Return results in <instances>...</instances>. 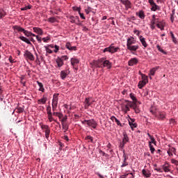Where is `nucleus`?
<instances>
[{"mask_svg":"<svg viewBox=\"0 0 178 178\" xmlns=\"http://www.w3.org/2000/svg\"><path fill=\"white\" fill-rule=\"evenodd\" d=\"M134 34H136L137 35H140V31L138 30H134Z\"/></svg>","mask_w":178,"mask_h":178,"instance_id":"obj_64","label":"nucleus"},{"mask_svg":"<svg viewBox=\"0 0 178 178\" xmlns=\"http://www.w3.org/2000/svg\"><path fill=\"white\" fill-rule=\"evenodd\" d=\"M156 117L157 118H159V120H163V118H165L166 117V113H165V111H161L157 113Z\"/></svg>","mask_w":178,"mask_h":178,"instance_id":"obj_19","label":"nucleus"},{"mask_svg":"<svg viewBox=\"0 0 178 178\" xmlns=\"http://www.w3.org/2000/svg\"><path fill=\"white\" fill-rule=\"evenodd\" d=\"M40 126L42 128V129L44 130L45 131H47L50 128L49 125H46L45 124L40 123Z\"/></svg>","mask_w":178,"mask_h":178,"instance_id":"obj_32","label":"nucleus"},{"mask_svg":"<svg viewBox=\"0 0 178 178\" xmlns=\"http://www.w3.org/2000/svg\"><path fill=\"white\" fill-rule=\"evenodd\" d=\"M54 47H55L54 52H55L56 54H57V52H58V50H59V46L55 45Z\"/></svg>","mask_w":178,"mask_h":178,"instance_id":"obj_63","label":"nucleus"},{"mask_svg":"<svg viewBox=\"0 0 178 178\" xmlns=\"http://www.w3.org/2000/svg\"><path fill=\"white\" fill-rule=\"evenodd\" d=\"M42 40L44 42H48V40H51L50 36H47V38H43Z\"/></svg>","mask_w":178,"mask_h":178,"instance_id":"obj_54","label":"nucleus"},{"mask_svg":"<svg viewBox=\"0 0 178 178\" xmlns=\"http://www.w3.org/2000/svg\"><path fill=\"white\" fill-rule=\"evenodd\" d=\"M142 174L145 177V178H150L151 177V172L149 171V170H142Z\"/></svg>","mask_w":178,"mask_h":178,"instance_id":"obj_15","label":"nucleus"},{"mask_svg":"<svg viewBox=\"0 0 178 178\" xmlns=\"http://www.w3.org/2000/svg\"><path fill=\"white\" fill-rule=\"evenodd\" d=\"M85 140H88L91 143H93V137H91V136H86Z\"/></svg>","mask_w":178,"mask_h":178,"instance_id":"obj_50","label":"nucleus"},{"mask_svg":"<svg viewBox=\"0 0 178 178\" xmlns=\"http://www.w3.org/2000/svg\"><path fill=\"white\" fill-rule=\"evenodd\" d=\"M47 113L48 116L52 113H51V106H47Z\"/></svg>","mask_w":178,"mask_h":178,"instance_id":"obj_44","label":"nucleus"},{"mask_svg":"<svg viewBox=\"0 0 178 178\" xmlns=\"http://www.w3.org/2000/svg\"><path fill=\"white\" fill-rule=\"evenodd\" d=\"M129 124L130 125L131 130H134V128H137L138 127L137 123L135 122L134 118H130L129 120Z\"/></svg>","mask_w":178,"mask_h":178,"instance_id":"obj_7","label":"nucleus"},{"mask_svg":"<svg viewBox=\"0 0 178 178\" xmlns=\"http://www.w3.org/2000/svg\"><path fill=\"white\" fill-rule=\"evenodd\" d=\"M155 24H156V15H152V19L150 22V28L152 29V30H154L156 28Z\"/></svg>","mask_w":178,"mask_h":178,"instance_id":"obj_16","label":"nucleus"},{"mask_svg":"<svg viewBox=\"0 0 178 178\" xmlns=\"http://www.w3.org/2000/svg\"><path fill=\"white\" fill-rule=\"evenodd\" d=\"M139 74H140V76H142V79L143 80L145 84L146 85L149 81L148 77L147 76V75L144 74H141L140 72H139Z\"/></svg>","mask_w":178,"mask_h":178,"instance_id":"obj_29","label":"nucleus"},{"mask_svg":"<svg viewBox=\"0 0 178 178\" xmlns=\"http://www.w3.org/2000/svg\"><path fill=\"white\" fill-rule=\"evenodd\" d=\"M63 129H64V132L67 131L69 129V126L66 123H62Z\"/></svg>","mask_w":178,"mask_h":178,"instance_id":"obj_42","label":"nucleus"},{"mask_svg":"<svg viewBox=\"0 0 178 178\" xmlns=\"http://www.w3.org/2000/svg\"><path fill=\"white\" fill-rule=\"evenodd\" d=\"M147 136L150 138V140L149 141V143H150V144H154L156 145V140L154 139L153 136H152L151 134L147 133Z\"/></svg>","mask_w":178,"mask_h":178,"instance_id":"obj_21","label":"nucleus"},{"mask_svg":"<svg viewBox=\"0 0 178 178\" xmlns=\"http://www.w3.org/2000/svg\"><path fill=\"white\" fill-rule=\"evenodd\" d=\"M130 107L132 108L135 111V113H140V108H139L138 106H137V103H135L134 104H130Z\"/></svg>","mask_w":178,"mask_h":178,"instance_id":"obj_20","label":"nucleus"},{"mask_svg":"<svg viewBox=\"0 0 178 178\" xmlns=\"http://www.w3.org/2000/svg\"><path fill=\"white\" fill-rule=\"evenodd\" d=\"M103 67H106L107 69H111L112 63H111L109 60L104 59Z\"/></svg>","mask_w":178,"mask_h":178,"instance_id":"obj_10","label":"nucleus"},{"mask_svg":"<svg viewBox=\"0 0 178 178\" xmlns=\"http://www.w3.org/2000/svg\"><path fill=\"white\" fill-rule=\"evenodd\" d=\"M130 97L131 98V100H133V104H131V105H135V104L138 102L136 97H135L133 93H131Z\"/></svg>","mask_w":178,"mask_h":178,"instance_id":"obj_34","label":"nucleus"},{"mask_svg":"<svg viewBox=\"0 0 178 178\" xmlns=\"http://www.w3.org/2000/svg\"><path fill=\"white\" fill-rule=\"evenodd\" d=\"M46 51L47 54H53V51L51 49H50V48L46 47Z\"/></svg>","mask_w":178,"mask_h":178,"instance_id":"obj_59","label":"nucleus"},{"mask_svg":"<svg viewBox=\"0 0 178 178\" xmlns=\"http://www.w3.org/2000/svg\"><path fill=\"white\" fill-rule=\"evenodd\" d=\"M50 132H51L50 128L47 131H44L45 137L47 138V139H49V138L50 136Z\"/></svg>","mask_w":178,"mask_h":178,"instance_id":"obj_43","label":"nucleus"},{"mask_svg":"<svg viewBox=\"0 0 178 178\" xmlns=\"http://www.w3.org/2000/svg\"><path fill=\"white\" fill-rule=\"evenodd\" d=\"M149 112H150L152 115H155L156 117H157L158 113H156V108H150Z\"/></svg>","mask_w":178,"mask_h":178,"instance_id":"obj_40","label":"nucleus"},{"mask_svg":"<svg viewBox=\"0 0 178 178\" xmlns=\"http://www.w3.org/2000/svg\"><path fill=\"white\" fill-rule=\"evenodd\" d=\"M122 4L125 6V8L127 9L131 8V2L129 1H122Z\"/></svg>","mask_w":178,"mask_h":178,"instance_id":"obj_28","label":"nucleus"},{"mask_svg":"<svg viewBox=\"0 0 178 178\" xmlns=\"http://www.w3.org/2000/svg\"><path fill=\"white\" fill-rule=\"evenodd\" d=\"M162 168L164 172H170V171L169 166H165V165H162Z\"/></svg>","mask_w":178,"mask_h":178,"instance_id":"obj_46","label":"nucleus"},{"mask_svg":"<svg viewBox=\"0 0 178 178\" xmlns=\"http://www.w3.org/2000/svg\"><path fill=\"white\" fill-rule=\"evenodd\" d=\"M170 124H172V125H175V124H177V121L175 120H173V118H171V119L170 120Z\"/></svg>","mask_w":178,"mask_h":178,"instance_id":"obj_53","label":"nucleus"},{"mask_svg":"<svg viewBox=\"0 0 178 178\" xmlns=\"http://www.w3.org/2000/svg\"><path fill=\"white\" fill-rule=\"evenodd\" d=\"M47 100V98L43 97V98L40 99V100H38V103L39 104H45Z\"/></svg>","mask_w":178,"mask_h":178,"instance_id":"obj_47","label":"nucleus"},{"mask_svg":"<svg viewBox=\"0 0 178 178\" xmlns=\"http://www.w3.org/2000/svg\"><path fill=\"white\" fill-rule=\"evenodd\" d=\"M129 157L127 156L126 153L123 152V163L121 165V168L126 167L129 165V163L127 162Z\"/></svg>","mask_w":178,"mask_h":178,"instance_id":"obj_6","label":"nucleus"},{"mask_svg":"<svg viewBox=\"0 0 178 178\" xmlns=\"http://www.w3.org/2000/svg\"><path fill=\"white\" fill-rule=\"evenodd\" d=\"M149 147L150 149V152L152 154H154V152L156 151V149L154 147V145H152V144H151V142H149Z\"/></svg>","mask_w":178,"mask_h":178,"instance_id":"obj_41","label":"nucleus"},{"mask_svg":"<svg viewBox=\"0 0 178 178\" xmlns=\"http://www.w3.org/2000/svg\"><path fill=\"white\" fill-rule=\"evenodd\" d=\"M79 63V60L78 59H76L75 58H71V65L74 67H76V65Z\"/></svg>","mask_w":178,"mask_h":178,"instance_id":"obj_23","label":"nucleus"},{"mask_svg":"<svg viewBox=\"0 0 178 178\" xmlns=\"http://www.w3.org/2000/svg\"><path fill=\"white\" fill-rule=\"evenodd\" d=\"M24 112V108L19 107L17 108V113H21Z\"/></svg>","mask_w":178,"mask_h":178,"instance_id":"obj_56","label":"nucleus"},{"mask_svg":"<svg viewBox=\"0 0 178 178\" xmlns=\"http://www.w3.org/2000/svg\"><path fill=\"white\" fill-rule=\"evenodd\" d=\"M65 47L69 50H76V46H72L70 42H67Z\"/></svg>","mask_w":178,"mask_h":178,"instance_id":"obj_27","label":"nucleus"},{"mask_svg":"<svg viewBox=\"0 0 178 178\" xmlns=\"http://www.w3.org/2000/svg\"><path fill=\"white\" fill-rule=\"evenodd\" d=\"M24 57H25L26 59L30 60L31 61H34L35 60L34 55L29 50L25 51V52L24 53Z\"/></svg>","mask_w":178,"mask_h":178,"instance_id":"obj_3","label":"nucleus"},{"mask_svg":"<svg viewBox=\"0 0 178 178\" xmlns=\"http://www.w3.org/2000/svg\"><path fill=\"white\" fill-rule=\"evenodd\" d=\"M136 15L138 16L140 19H145V14L143 10H140L138 12H136Z\"/></svg>","mask_w":178,"mask_h":178,"instance_id":"obj_22","label":"nucleus"},{"mask_svg":"<svg viewBox=\"0 0 178 178\" xmlns=\"http://www.w3.org/2000/svg\"><path fill=\"white\" fill-rule=\"evenodd\" d=\"M156 26L158 28L161 29V31L165 30V24L164 23L156 24Z\"/></svg>","mask_w":178,"mask_h":178,"instance_id":"obj_39","label":"nucleus"},{"mask_svg":"<svg viewBox=\"0 0 178 178\" xmlns=\"http://www.w3.org/2000/svg\"><path fill=\"white\" fill-rule=\"evenodd\" d=\"M56 63L57 64L58 67H60L63 66L64 62H63L62 57H58L56 59Z\"/></svg>","mask_w":178,"mask_h":178,"instance_id":"obj_11","label":"nucleus"},{"mask_svg":"<svg viewBox=\"0 0 178 178\" xmlns=\"http://www.w3.org/2000/svg\"><path fill=\"white\" fill-rule=\"evenodd\" d=\"M85 12L86 15H89V13H91V7H88V9H86Z\"/></svg>","mask_w":178,"mask_h":178,"instance_id":"obj_58","label":"nucleus"},{"mask_svg":"<svg viewBox=\"0 0 178 178\" xmlns=\"http://www.w3.org/2000/svg\"><path fill=\"white\" fill-rule=\"evenodd\" d=\"M37 83H38V86H40L39 90L42 91V92H44V88L43 84L40 81H37Z\"/></svg>","mask_w":178,"mask_h":178,"instance_id":"obj_37","label":"nucleus"},{"mask_svg":"<svg viewBox=\"0 0 178 178\" xmlns=\"http://www.w3.org/2000/svg\"><path fill=\"white\" fill-rule=\"evenodd\" d=\"M58 95L59 94H54L53 96V99H52V104L56 105V106H58Z\"/></svg>","mask_w":178,"mask_h":178,"instance_id":"obj_9","label":"nucleus"},{"mask_svg":"<svg viewBox=\"0 0 178 178\" xmlns=\"http://www.w3.org/2000/svg\"><path fill=\"white\" fill-rule=\"evenodd\" d=\"M122 141H123L124 145L127 144V143L129 141V138L128 137V135L126 132L123 133Z\"/></svg>","mask_w":178,"mask_h":178,"instance_id":"obj_25","label":"nucleus"},{"mask_svg":"<svg viewBox=\"0 0 178 178\" xmlns=\"http://www.w3.org/2000/svg\"><path fill=\"white\" fill-rule=\"evenodd\" d=\"M76 19H77V20H79V17H78V16H72V15H71V16H70V22H71V23H75L76 22Z\"/></svg>","mask_w":178,"mask_h":178,"instance_id":"obj_31","label":"nucleus"},{"mask_svg":"<svg viewBox=\"0 0 178 178\" xmlns=\"http://www.w3.org/2000/svg\"><path fill=\"white\" fill-rule=\"evenodd\" d=\"M136 42V40H135V38H133V36H131L127 40V48L128 50H130V51H137V50L139 48L138 44H135Z\"/></svg>","mask_w":178,"mask_h":178,"instance_id":"obj_1","label":"nucleus"},{"mask_svg":"<svg viewBox=\"0 0 178 178\" xmlns=\"http://www.w3.org/2000/svg\"><path fill=\"white\" fill-rule=\"evenodd\" d=\"M170 34L171 35V38L172 40V42L174 44H177V38L175 37V35L172 31L170 32Z\"/></svg>","mask_w":178,"mask_h":178,"instance_id":"obj_38","label":"nucleus"},{"mask_svg":"<svg viewBox=\"0 0 178 178\" xmlns=\"http://www.w3.org/2000/svg\"><path fill=\"white\" fill-rule=\"evenodd\" d=\"M19 40H22V42H26V44H28L29 45H33L31 41L29 40V38H26L25 36H19Z\"/></svg>","mask_w":178,"mask_h":178,"instance_id":"obj_17","label":"nucleus"},{"mask_svg":"<svg viewBox=\"0 0 178 178\" xmlns=\"http://www.w3.org/2000/svg\"><path fill=\"white\" fill-rule=\"evenodd\" d=\"M68 72L67 70H62L60 72V77L62 79H65L66 77L67 76Z\"/></svg>","mask_w":178,"mask_h":178,"instance_id":"obj_26","label":"nucleus"},{"mask_svg":"<svg viewBox=\"0 0 178 178\" xmlns=\"http://www.w3.org/2000/svg\"><path fill=\"white\" fill-rule=\"evenodd\" d=\"M124 108H125V110H124V113H127L128 112H129L130 108H129V106H128V104H126L125 106H124Z\"/></svg>","mask_w":178,"mask_h":178,"instance_id":"obj_52","label":"nucleus"},{"mask_svg":"<svg viewBox=\"0 0 178 178\" xmlns=\"http://www.w3.org/2000/svg\"><path fill=\"white\" fill-rule=\"evenodd\" d=\"M55 21H56V19L54 17H50V18L48 19V22L51 23H54Z\"/></svg>","mask_w":178,"mask_h":178,"instance_id":"obj_49","label":"nucleus"},{"mask_svg":"<svg viewBox=\"0 0 178 178\" xmlns=\"http://www.w3.org/2000/svg\"><path fill=\"white\" fill-rule=\"evenodd\" d=\"M154 169L157 172H163V170H161V168H157V164H154Z\"/></svg>","mask_w":178,"mask_h":178,"instance_id":"obj_48","label":"nucleus"},{"mask_svg":"<svg viewBox=\"0 0 178 178\" xmlns=\"http://www.w3.org/2000/svg\"><path fill=\"white\" fill-rule=\"evenodd\" d=\"M171 163L175 164V165H178L177 160H175L174 159H171Z\"/></svg>","mask_w":178,"mask_h":178,"instance_id":"obj_57","label":"nucleus"},{"mask_svg":"<svg viewBox=\"0 0 178 178\" xmlns=\"http://www.w3.org/2000/svg\"><path fill=\"white\" fill-rule=\"evenodd\" d=\"M93 103L90 98L85 99V108H88Z\"/></svg>","mask_w":178,"mask_h":178,"instance_id":"obj_18","label":"nucleus"},{"mask_svg":"<svg viewBox=\"0 0 178 178\" xmlns=\"http://www.w3.org/2000/svg\"><path fill=\"white\" fill-rule=\"evenodd\" d=\"M156 47H157V49H158L160 52H161V53L163 54H166L165 51L163 50V49L161 47L160 45H157Z\"/></svg>","mask_w":178,"mask_h":178,"instance_id":"obj_45","label":"nucleus"},{"mask_svg":"<svg viewBox=\"0 0 178 178\" xmlns=\"http://www.w3.org/2000/svg\"><path fill=\"white\" fill-rule=\"evenodd\" d=\"M146 86L145 82H144L143 79L140 80V81L138 82V88L142 89L143 87Z\"/></svg>","mask_w":178,"mask_h":178,"instance_id":"obj_36","label":"nucleus"},{"mask_svg":"<svg viewBox=\"0 0 178 178\" xmlns=\"http://www.w3.org/2000/svg\"><path fill=\"white\" fill-rule=\"evenodd\" d=\"M13 29L15 31H17V32L24 33V34L26 35V37H31V35H32L31 31H28L25 30V29L22 28L20 26H17V25L13 26Z\"/></svg>","mask_w":178,"mask_h":178,"instance_id":"obj_2","label":"nucleus"},{"mask_svg":"<svg viewBox=\"0 0 178 178\" xmlns=\"http://www.w3.org/2000/svg\"><path fill=\"white\" fill-rule=\"evenodd\" d=\"M119 49V47H114L113 45H111L109 46V47H106L104 49V52H110L111 54H115V52L118 51V50Z\"/></svg>","mask_w":178,"mask_h":178,"instance_id":"obj_4","label":"nucleus"},{"mask_svg":"<svg viewBox=\"0 0 178 178\" xmlns=\"http://www.w3.org/2000/svg\"><path fill=\"white\" fill-rule=\"evenodd\" d=\"M160 10V7L159 6H157V4H156L155 2L153 3V5L151 8V10L152 11H156V10Z\"/></svg>","mask_w":178,"mask_h":178,"instance_id":"obj_30","label":"nucleus"},{"mask_svg":"<svg viewBox=\"0 0 178 178\" xmlns=\"http://www.w3.org/2000/svg\"><path fill=\"white\" fill-rule=\"evenodd\" d=\"M104 58H101L100 59L98 60V67H104Z\"/></svg>","mask_w":178,"mask_h":178,"instance_id":"obj_33","label":"nucleus"},{"mask_svg":"<svg viewBox=\"0 0 178 178\" xmlns=\"http://www.w3.org/2000/svg\"><path fill=\"white\" fill-rule=\"evenodd\" d=\"M6 15V13L4 11L0 12V19L5 17Z\"/></svg>","mask_w":178,"mask_h":178,"instance_id":"obj_55","label":"nucleus"},{"mask_svg":"<svg viewBox=\"0 0 178 178\" xmlns=\"http://www.w3.org/2000/svg\"><path fill=\"white\" fill-rule=\"evenodd\" d=\"M159 69V66L157 67H154L152 69L150 70V72H149V75L150 76H154V74H156V72L158 71V70Z\"/></svg>","mask_w":178,"mask_h":178,"instance_id":"obj_24","label":"nucleus"},{"mask_svg":"<svg viewBox=\"0 0 178 178\" xmlns=\"http://www.w3.org/2000/svg\"><path fill=\"white\" fill-rule=\"evenodd\" d=\"M28 9H31V6H28L22 7L21 8V10L24 11V10H27Z\"/></svg>","mask_w":178,"mask_h":178,"instance_id":"obj_51","label":"nucleus"},{"mask_svg":"<svg viewBox=\"0 0 178 178\" xmlns=\"http://www.w3.org/2000/svg\"><path fill=\"white\" fill-rule=\"evenodd\" d=\"M139 40H140V41L142 45H143L145 48H146V47H148V44H147V41L145 40V38H143V35H140V36H139Z\"/></svg>","mask_w":178,"mask_h":178,"instance_id":"obj_13","label":"nucleus"},{"mask_svg":"<svg viewBox=\"0 0 178 178\" xmlns=\"http://www.w3.org/2000/svg\"><path fill=\"white\" fill-rule=\"evenodd\" d=\"M9 61L10 62V63H15V60L13 59V58L12 57V56H10L8 58Z\"/></svg>","mask_w":178,"mask_h":178,"instance_id":"obj_61","label":"nucleus"},{"mask_svg":"<svg viewBox=\"0 0 178 178\" xmlns=\"http://www.w3.org/2000/svg\"><path fill=\"white\" fill-rule=\"evenodd\" d=\"M48 118H49V121L50 122H53V120H54V122H56L57 124H60V123L58 122V121H57L56 120H54V119L52 113L49 115Z\"/></svg>","mask_w":178,"mask_h":178,"instance_id":"obj_35","label":"nucleus"},{"mask_svg":"<svg viewBox=\"0 0 178 178\" xmlns=\"http://www.w3.org/2000/svg\"><path fill=\"white\" fill-rule=\"evenodd\" d=\"M138 63V59L137 58H132L131 60H128L129 66H134Z\"/></svg>","mask_w":178,"mask_h":178,"instance_id":"obj_8","label":"nucleus"},{"mask_svg":"<svg viewBox=\"0 0 178 178\" xmlns=\"http://www.w3.org/2000/svg\"><path fill=\"white\" fill-rule=\"evenodd\" d=\"M33 32H35L38 35H43V31L40 28L35 26L33 28Z\"/></svg>","mask_w":178,"mask_h":178,"instance_id":"obj_14","label":"nucleus"},{"mask_svg":"<svg viewBox=\"0 0 178 178\" xmlns=\"http://www.w3.org/2000/svg\"><path fill=\"white\" fill-rule=\"evenodd\" d=\"M124 143L122 140V141L120 143V147H121V149H123V147H124Z\"/></svg>","mask_w":178,"mask_h":178,"instance_id":"obj_62","label":"nucleus"},{"mask_svg":"<svg viewBox=\"0 0 178 178\" xmlns=\"http://www.w3.org/2000/svg\"><path fill=\"white\" fill-rule=\"evenodd\" d=\"M167 152L169 156H173V154L175 155L177 154V149H175V147H170Z\"/></svg>","mask_w":178,"mask_h":178,"instance_id":"obj_12","label":"nucleus"},{"mask_svg":"<svg viewBox=\"0 0 178 178\" xmlns=\"http://www.w3.org/2000/svg\"><path fill=\"white\" fill-rule=\"evenodd\" d=\"M115 122L118 125H119L120 127H123L122 124H121L120 121L118 120V118H116L115 120Z\"/></svg>","mask_w":178,"mask_h":178,"instance_id":"obj_60","label":"nucleus"},{"mask_svg":"<svg viewBox=\"0 0 178 178\" xmlns=\"http://www.w3.org/2000/svg\"><path fill=\"white\" fill-rule=\"evenodd\" d=\"M88 127H91L92 128L95 129V128H97V121H95V120H88Z\"/></svg>","mask_w":178,"mask_h":178,"instance_id":"obj_5","label":"nucleus"}]
</instances>
